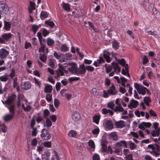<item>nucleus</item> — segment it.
Listing matches in <instances>:
<instances>
[{
    "mask_svg": "<svg viewBox=\"0 0 160 160\" xmlns=\"http://www.w3.org/2000/svg\"><path fill=\"white\" fill-rule=\"evenodd\" d=\"M16 98V95L12 94L8 96L4 101L2 100L3 104L8 108L11 113V114H8L4 117L3 119L6 122L10 120L13 117V114L15 111V101Z\"/></svg>",
    "mask_w": 160,
    "mask_h": 160,
    "instance_id": "nucleus-1",
    "label": "nucleus"
},
{
    "mask_svg": "<svg viewBox=\"0 0 160 160\" xmlns=\"http://www.w3.org/2000/svg\"><path fill=\"white\" fill-rule=\"evenodd\" d=\"M134 86L138 92L139 94L144 95L146 93V91H149L146 88L139 84L134 83Z\"/></svg>",
    "mask_w": 160,
    "mask_h": 160,
    "instance_id": "nucleus-2",
    "label": "nucleus"
},
{
    "mask_svg": "<svg viewBox=\"0 0 160 160\" xmlns=\"http://www.w3.org/2000/svg\"><path fill=\"white\" fill-rule=\"evenodd\" d=\"M111 65V77L113 76L115 72H117V73L120 72L121 71V68L118 66V63L115 62H112Z\"/></svg>",
    "mask_w": 160,
    "mask_h": 160,
    "instance_id": "nucleus-3",
    "label": "nucleus"
},
{
    "mask_svg": "<svg viewBox=\"0 0 160 160\" xmlns=\"http://www.w3.org/2000/svg\"><path fill=\"white\" fill-rule=\"evenodd\" d=\"M57 75L54 76L55 78H57L60 76H63L65 73L66 75L68 73V71L61 68L60 66H58V68L56 70Z\"/></svg>",
    "mask_w": 160,
    "mask_h": 160,
    "instance_id": "nucleus-4",
    "label": "nucleus"
},
{
    "mask_svg": "<svg viewBox=\"0 0 160 160\" xmlns=\"http://www.w3.org/2000/svg\"><path fill=\"white\" fill-rule=\"evenodd\" d=\"M70 66L71 67L68 68V71L72 74L78 75V68L77 67V64L74 62H71L70 63Z\"/></svg>",
    "mask_w": 160,
    "mask_h": 160,
    "instance_id": "nucleus-5",
    "label": "nucleus"
},
{
    "mask_svg": "<svg viewBox=\"0 0 160 160\" xmlns=\"http://www.w3.org/2000/svg\"><path fill=\"white\" fill-rule=\"evenodd\" d=\"M12 36V34L10 33H5L2 34L1 37H0V43H4L7 41Z\"/></svg>",
    "mask_w": 160,
    "mask_h": 160,
    "instance_id": "nucleus-6",
    "label": "nucleus"
},
{
    "mask_svg": "<svg viewBox=\"0 0 160 160\" xmlns=\"http://www.w3.org/2000/svg\"><path fill=\"white\" fill-rule=\"evenodd\" d=\"M41 137L42 139L46 140L50 139L51 136L50 133L48 130L45 129H43L42 131Z\"/></svg>",
    "mask_w": 160,
    "mask_h": 160,
    "instance_id": "nucleus-7",
    "label": "nucleus"
},
{
    "mask_svg": "<svg viewBox=\"0 0 160 160\" xmlns=\"http://www.w3.org/2000/svg\"><path fill=\"white\" fill-rule=\"evenodd\" d=\"M9 53L8 51L4 48L0 49V57L2 59L6 58Z\"/></svg>",
    "mask_w": 160,
    "mask_h": 160,
    "instance_id": "nucleus-8",
    "label": "nucleus"
},
{
    "mask_svg": "<svg viewBox=\"0 0 160 160\" xmlns=\"http://www.w3.org/2000/svg\"><path fill=\"white\" fill-rule=\"evenodd\" d=\"M151 126V124L150 122H143L140 123L138 125V127L143 130H145V128H149Z\"/></svg>",
    "mask_w": 160,
    "mask_h": 160,
    "instance_id": "nucleus-9",
    "label": "nucleus"
},
{
    "mask_svg": "<svg viewBox=\"0 0 160 160\" xmlns=\"http://www.w3.org/2000/svg\"><path fill=\"white\" fill-rule=\"evenodd\" d=\"M86 72V68L83 64L79 65V68H78V76L84 74Z\"/></svg>",
    "mask_w": 160,
    "mask_h": 160,
    "instance_id": "nucleus-10",
    "label": "nucleus"
},
{
    "mask_svg": "<svg viewBox=\"0 0 160 160\" xmlns=\"http://www.w3.org/2000/svg\"><path fill=\"white\" fill-rule=\"evenodd\" d=\"M107 142L105 140H103L101 142V145L102 146V148L103 152L108 153L109 152V148L110 146H108V148H107Z\"/></svg>",
    "mask_w": 160,
    "mask_h": 160,
    "instance_id": "nucleus-11",
    "label": "nucleus"
},
{
    "mask_svg": "<svg viewBox=\"0 0 160 160\" xmlns=\"http://www.w3.org/2000/svg\"><path fill=\"white\" fill-rule=\"evenodd\" d=\"M21 87L23 89L28 90L31 88V84L29 82L26 81L22 83Z\"/></svg>",
    "mask_w": 160,
    "mask_h": 160,
    "instance_id": "nucleus-12",
    "label": "nucleus"
},
{
    "mask_svg": "<svg viewBox=\"0 0 160 160\" xmlns=\"http://www.w3.org/2000/svg\"><path fill=\"white\" fill-rule=\"evenodd\" d=\"M138 105V102L134 99H132L130 100V104L128 105V106L129 108H136Z\"/></svg>",
    "mask_w": 160,
    "mask_h": 160,
    "instance_id": "nucleus-13",
    "label": "nucleus"
},
{
    "mask_svg": "<svg viewBox=\"0 0 160 160\" xmlns=\"http://www.w3.org/2000/svg\"><path fill=\"white\" fill-rule=\"evenodd\" d=\"M122 74L127 76V77L130 78V74L129 73L128 65V64L125 66V69L123 68L122 70Z\"/></svg>",
    "mask_w": 160,
    "mask_h": 160,
    "instance_id": "nucleus-14",
    "label": "nucleus"
},
{
    "mask_svg": "<svg viewBox=\"0 0 160 160\" xmlns=\"http://www.w3.org/2000/svg\"><path fill=\"white\" fill-rule=\"evenodd\" d=\"M103 125L105 129L107 131L110 130V120L104 119Z\"/></svg>",
    "mask_w": 160,
    "mask_h": 160,
    "instance_id": "nucleus-15",
    "label": "nucleus"
},
{
    "mask_svg": "<svg viewBox=\"0 0 160 160\" xmlns=\"http://www.w3.org/2000/svg\"><path fill=\"white\" fill-rule=\"evenodd\" d=\"M110 53L109 51L105 50L103 51V56L108 62H110Z\"/></svg>",
    "mask_w": 160,
    "mask_h": 160,
    "instance_id": "nucleus-16",
    "label": "nucleus"
},
{
    "mask_svg": "<svg viewBox=\"0 0 160 160\" xmlns=\"http://www.w3.org/2000/svg\"><path fill=\"white\" fill-rule=\"evenodd\" d=\"M104 62V60L103 58L102 57H100L99 59H98L97 60L95 61L93 64L95 66L97 67Z\"/></svg>",
    "mask_w": 160,
    "mask_h": 160,
    "instance_id": "nucleus-17",
    "label": "nucleus"
},
{
    "mask_svg": "<svg viewBox=\"0 0 160 160\" xmlns=\"http://www.w3.org/2000/svg\"><path fill=\"white\" fill-rule=\"evenodd\" d=\"M112 45L114 49L117 50L119 48V43L117 40H113L112 41Z\"/></svg>",
    "mask_w": 160,
    "mask_h": 160,
    "instance_id": "nucleus-18",
    "label": "nucleus"
},
{
    "mask_svg": "<svg viewBox=\"0 0 160 160\" xmlns=\"http://www.w3.org/2000/svg\"><path fill=\"white\" fill-rule=\"evenodd\" d=\"M22 107L24 111L25 112L29 111L32 108L31 106L27 103L25 104H22Z\"/></svg>",
    "mask_w": 160,
    "mask_h": 160,
    "instance_id": "nucleus-19",
    "label": "nucleus"
},
{
    "mask_svg": "<svg viewBox=\"0 0 160 160\" xmlns=\"http://www.w3.org/2000/svg\"><path fill=\"white\" fill-rule=\"evenodd\" d=\"M115 145L118 147H123L126 148L127 147V142L126 141L124 140L120 141L119 142L116 143Z\"/></svg>",
    "mask_w": 160,
    "mask_h": 160,
    "instance_id": "nucleus-20",
    "label": "nucleus"
},
{
    "mask_svg": "<svg viewBox=\"0 0 160 160\" xmlns=\"http://www.w3.org/2000/svg\"><path fill=\"white\" fill-rule=\"evenodd\" d=\"M50 155V152L48 151L45 152L42 156V160H49Z\"/></svg>",
    "mask_w": 160,
    "mask_h": 160,
    "instance_id": "nucleus-21",
    "label": "nucleus"
},
{
    "mask_svg": "<svg viewBox=\"0 0 160 160\" xmlns=\"http://www.w3.org/2000/svg\"><path fill=\"white\" fill-rule=\"evenodd\" d=\"M7 127L0 121V131H1L2 132L6 133L7 132Z\"/></svg>",
    "mask_w": 160,
    "mask_h": 160,
    "instance_id": "nucleus-22",
    "label": "nucleus"
},
{
    "mask_svg": "<svg viewBox=\"0 0 160 160\" xmlns=\"http://www.w3.org/2000/svg\"><path fill=\"white\" fill-rule=\"evenodd\" d=\"M41 27V24H39L38 25L35 24H32V29L34 34H36L37 32L38 31V29Z\"/></svg>",
    "mask_w": 160,
    "mask_h": 160,
    "instance_id": "nucleus-23",
    "label": "nucleus"
},
{
    "mask_svg": "<svg viewBox=\"0 0 160 160\" xmlns=\"http://www.w3.org/2000/svg\"><path fill=\"white\" fill-rule=\"evenodd\" d=\"M115 125L117 128H121L125 126L124 122L121 120L116 122Z\"/></svg>",
    "mask_w": 160,
    "mask_h": 160,
    "instance_id": "nucleus-24",
    "label": "nucleus"
},
{
    "mask_svg": "<svg viewBox=\"0 0 160 160\" xmlns=\"http://www.w3.org/2000/svg\"><path fill=\"white\" fill-rule=\"evenodd\" d=\"M4 28L7 31H9L11 26V23L8 22H6L5 21H4Z\"/></svg>",
    "mask_w": 160,
    "mask_h": 160,
    "instance_id": "nucleus-25",
    "label": "nucleus"
},
{
    "mask_svg": "<svg viewBox=\"0 0 160 160\" xmlns=\"http://www.w3.org/2000/svg\"><path fill=\"white\" fill-rule=\"evenodd\" d=\"M52 86L49 85H47L44 88V92L45 93H49L51 92L52 90Z\"/></svg>",
    "mask_w": 160,
    "mask_h": 160,
    "instance_id": "nucleus-26",
    "label": "nucleus"
},
{
    "mask_svg": "<svg viewBox=\"0 0 160 160\" xmlns=\"http://www.w3.org/2000/svg\"><path fill=\"white\" fill-rule=\"evenodd\" d=\"M53 155L51 158V160H59L58 153L55 151L52 152Z\"/></svg>",
    "mask_w": 160,
    "mask_h": 160,
    "instance_id": "nucleus-27",
    "label": "nucleus"
},
{
    "mask_svg": "<svg viewBox=\"0 0 160 160\" xmlns=\"http://www.w3.org/2000/svg\"><path fill=\"white\" fill-rule=\"evenodd\" d=\"M100 118V115H96L93 117V122L97 124L99 123Z\"/></svg>",
    "mask_w": 160,
    "mask_h": 160,
    "instance_id": "nucleus-28",
    "label": "nucleus"
},
{
    "mask_svg": "<svg viewBox=\"0 0 160 160\" xmlns=\"http://www.w3.org/2000/svg\"><path fill=\"white\" fill-rule=\"evenodd\" d=\"M35 9V4L32 2H30V6L29 8V12L30 13H31L32 11Z\"/></svg>",
    "mask_w": 160,
    "mask_h": 160,
    "instance_id": "nucleus-29",
    "label": "nucleus"
},
{
    "mask_svg": "<svg viewBox=\"0 0 160 160\" xmlns=\"http://www.w3.org/2000/svg\"><path fill=\"white\" fill-rule=\"evenodd\" d=\"M135 115L138 117H140L141 116L144 117L145 115V112L143 111L139 112L137 110L135 112Z\"/></svg>",
    "mask_w": 160,
    "mask_h": 160,
    "instance_id": "nucleus-30",
    "label": "nucleus"
},
{
    "mask_svg": "<svg viewBox=\"0 0 160 160\" xmlns=\"http://www.w3.org/2000/svg\"><path fill=\"white\" fill-rule=\"evenodd\" d=\"M111 139L115 141L118 140V136L115 132H113L111 133Z\"/></svg>",
    "mask_w": 160,
    "mask_h": 160,
    "instance_id": "nucleus-31",
    "label": "nucleus"
},
{
    "mask_svg": "<svg viewBox=\"0 0 160 160\" xmlns=\"http://www.w3.org/2000/svg\"><path fill=\"white\" fill-rule=\"evenodd\" d=\"M54 56V57L57 59H59V61L61 62H65V60L64 59H62L60 58H61V55H59L57 52H54L53 54Z\"/></svg>",
    "mask_w": 160,
    "mask_h": 160,
    "instance_id": "nucleus-32",
    "label": "nucleus"
},
{
    "mask_svg": "<svg viewBox=\"0 0 160 160\" xmlns=\"http://www.w3.org/2000/svg\"><path fill=\"white\" fill-rule=\"evenodd\" d=\"M160 131L158 130H153L151 132V135L153 137H158L159 136Z\"/></svg>",
    "mask_w": 160,
    "mask_h": 160,
    "instance_id": "nucleus-33",
    "label": "nucleus"
},
{
    "mask_svg": "<svg viewBox=\"0 0 160 160\" xmlns=\"http://www.w3.org/2000/svg\"><path fill=\"white\" fill-rule=\"evenodd\" d=\"M60 50L63 52H66L68 51V48L66 44H63L61 45L60 48Z\"/></svg>",
    "mask_w": 160,
    "mask_h": 160,
    "instance_id": "nucleus-34",
    "label": "nucleus"
},
{
    "mask_svg": "<svg viewBox=\"0 0 160 160\" xmlns=\"http://www.w3.org/2000/svg\"><path fill=\"white\" fill-rule=\"evenodd\" d=\"M62 8L66 11H69L70 10L69 5L68 3H63Z\"/></svg>",
    "mask_w": 160,
    "mask_h": 160,
    "instance_id": "nucleus-35",
    "label": "nucleus"
},
{
    "mask_svg": "<svg viewBox=\"0 0 160 160\" xmlns=\"http://www.w3.org/2000/svg\"><path fill=\"white\" fill-rule=\"evenodd\" d=\"M72 118L74 120H78L79 118V116L78 113L77 112H72Z\"/></svg>",
    "mask_w": 160,
    "mask_h": 160,
    "instance_id": "nucleus-36",
    "label": "nucleus"
},
{
    "mask_svg": "<svg viewBox=\"0 0 160 160\" xmlns=\"http://www.w3.org/2000/svg\"><path fill=\"white\" fill-rule=\"evenodd\" d=\"M54 42V41L50 38H48L47 39V43L48 45L50 46H52Z\"/></svg>",
    "mask_w": 160,
    "mask_h": 160,
    "instance_id": "nucleus-37",
    "label": "nucleus"
},
{
    "mask_svg": "<svg viewBox=\"0 0 160 160\" xmlns=\"http://www.w3.org/2000/svg\"><path fill=\"white\" fill-rule=\"evenodd\" d=\"M117 94V92L114 86L112 85L111 87V95H115Z\"/></svg>",
    "mask_w": 160,
    "mask_h": 160,
    "instance_id": "nucleus-38",
    "label": "nucleus"
},
{
    "mask_svg": "<svg viewBox=\"0 0 160 160\" xmlns=\"http://www.w3.org/2000/svg\"><path fill=\"white\" fill-rule=\"evenodd\" d=\"M77 134V132L75 131L71 130L68 132V135L71 137H75Z\"/></svg>",
    "mask_w": 160,
    "mask_h": 160,
    "instance_id": "nucleus-39",
    "label": "nucleus"
},
{
    "mask_svg": "<svg viewBox=\"0 0 160 160\" xmlns=\"http://www.w3.org/2000/svg\"><path fill=\"white\" fill-rule=\"evenodd\" d=\"M48 13L47 12L42 11L40 14V17L41 19L42 20L43 19L48 17Z\"/></svg>",
    "mask_w": 160,
    "mask_h": 160,
    "instance_id": "nucleus-40",
    "label": "nucleus"
},
{
    "mask_svg": "<svg viewBox=\"0 0 160 160\" xmlns=\"http://www.w3.org/2000/svg\"><path fill=\"white\" fill-rule=\"evenodd\" d=\"M88 144L89 147L93 149V151L95 148V144L94 141L92 140H89L88 142Z\"/></svg>",
    "mask_w": 160,
    "mask_h": 160,
    "instance_id": "nucleus-41",
    "label": "nucleus"
},
{
    "mask_svg": "<svg viewBox=\"0 0 160 160\" xmlns=\"http://www.w3.org/2000/svg\"><path fill=\"white\" fill-rule=\"evenodd\" d=\"M17 79L15 78L14 79L13 81V87L14 88H16L18 91H19V87L18 83L17 82Z\"/></svg>",
    "mask_w": 160,
    "mask_h": 160,
    "instance_id": "nucleus-42",
    "label": "nucleus"
},
{
    "mask_svg": "<svg viewBox=\"0 0 160 160\" xmlns=\"http://www.w3.org/2000/svg\"><path fill=\"white\" fill-rule=\"evenodd\" d=\"M144 102L146 105L148 106H149V103L151 102L150 98L148 97H146L144 98Z\"/></svg>",
    "mask_w": 160,
    "mask_h": 160,
    "instance_id": "nucleus-43",
    "label": "nucleus"
},
{
    "mask_svg": "<svg viewBox=\"0 0 160 160\" xmlns=\"http://www.w3.org/2000/svg\"><path fill=\"white\" fill-rule=\"evenodd\" d=\"M118 61L121 65L123 67H124L125 68V66L127 64H126L125 61L124 59L122 58L121 59H118Z\"/></svg>",
    "mask_w": 160,
    "mask_h": 160,
    "instance_id": "nucleus-44",
    "label": "nucleus"
},
{
    "mask_svg": "<svg viewBox=\"0 0 160 160\" xmlns=\"http://www.w3.org/2000/svg\"><path fill=\"white\" fill-rule=\"evenodd\" d=\"M120 83L123 87H125V82H127V79L124 77H121L120 80Z\"/></svg>",
    "mask_w": 160,
    "mask_h": 160,
    "instance_id": "nucleus-45",
    "label": "nucleus"
},
{
    "mask_svg": "<svg viewBox=\"0 0 160 160\" xmlns=\"http://www.w3.org/2000/svg\"><path fill=\"white\" fill-rule=\"evenodd\" d=\"M45 23L49 26L52 28L55 25L54 23L52 21L50 20L46 21L45 22Z\"/></svg>",
    "mask_w": 160,
    "mask_h": 160,
    "instance_id": "nucleus-46",
    "label": "nucleus"
},
{
    "mask_svg": "<svg viewBox=\"0 0 160 160\" xmlns=\"http://www.w3.org/2000/svg\"><path fill=\"white\" fill-rule=\"evenodd\" d=\"M40 44L41 45V47L39 50V52H43L45 51V45L43 43H42V42H40Z\"/></svg>",
    "mask_w": 160,
    "mask_h": 160,
    "instance_id": "nucleus-47",
    "label": "nucleus"
},
{
    "mask_svg": "<svg viewBox=\"0 0 160 160\" xmlns=\"http://www.w3.org/2000/svg\"><path fill=\"white\" fill-rule=\"evenodd\" d=\"M100 132L99 128L96 127V128L92 130V133L93 135H98Z\"/></svg>",
    "mask_w": 160,
    "mask_h": 160,
    "instance_id": "nucleus-48",
    "label": "nucleus"
},
{
    "mask_svg": "<svg viewBox=\"0 0 160 160\" xmlns=\"http://www.w3.org/2000/svg\"><path fill=\"white\" fill-rule=\"evenodd\" d=\"M129 146L131 150L135 149L137 148V146L135 145L134 143L130 141L129 142Z\"/></svg>",
    "mask_w": 160,
    "mask_h": 160,
    "instance_id": "nucleus-49",
    "label": "nucleus"
},
{
    "mask_svg": "<svg viewBox=\"0 0 160 160\" xmlns=\"http://www.w3.org/2000/svg\"><path fill=\"white\" fill-rule=\"evenodd\" d=\"M114 110L115 112L119 111L122 112L124 111V110L122 107L120 106H116Z\"/></svg>",
    "mask_w": 160,
    "mask_h": 160,
    "instance_id": "nucleus-50",
    "label": "nucleus"
},
{
    "mask_svg": "<svg viewBox=\"0 0 160 160\" xmlns=\"http://www.w3.org/2000/svg\"><path fill=\"white\" fill-rule=\"evenodd\" d=\"M55 60L53 59H50L49 60V65L52 68H54L55 66Z\"/></svg>",
    "mask_w": 160,
    "mask_h": 160,
    "instance_id": "nucleus-51",
    "label": "nucleus"
},
{
    "mask_svg": "<svg viewBox=\"0 0 160 160\" xmlns=\"http://www.w3.org/2000/svg\"><path fill=\"white\" fill-rule=\"evenodd\" d=\"M70 63H64L62 64L59 63L58 64V66H60L61 68L64 69L66 67L70 66Z\"/></svg>",
    "mask_w": 160,
    "mask_h": 160,
    "instance_id": "nucleus-52",
    "label": "nucleus"
},
{
    "mask_svg": "<svg viewBox=\"0 0 160 160\" xmlns=\"http://www.w3.org/2000/svg\"><path fill=\"white\" fill-rule=\"evenodd\" d=\"M104 66L106 68V72L109 73L108 75L110 77V65L106 64L104 65Z\"/></svg>",
    "mask_w": 160,
    "mask_h": 160,
    "instance_id": "nucleus-53",
    "label": "nucleus"
},
{
    "mask_svg": "<svg viewBox=\"0 0 160 160\" xmlns=\"http://www.w3.org/2000/svg\"><path fill=\"white\" fill-rule=\"evenodd\" d=\"M40 59L43 62H45L47 61V57L44 54L41 55L40 57Z\"/></svg>",
    "mask_w": 160,
    "mask_h": 160,
    "instance_id": "nucleus-54",
    "label": "nucleus"
},
{
    "mask_svg": "<svg viewBox=\"0 0 160 160\" xmlns=\"http://www.w3.org/2000/svg\"><path fill=\"white\" fill-rule=\"evenodd\" d=\"M92 92L93 94L95 96H98L99 94V90L96 88H93L92 89Z\"/></svg>",
    "mask_w": 160,
    "mask_h": 160,
    "instance_id": "nucleus-55",
    "label": "nucleus"
},
{
    "mask_svg": "<svg viewBox=\"0 0 160 160\" xmlns=\"http://www.w3.org/2000/svg\"><path fill=\"white\" fill-rule=\"evenodd\" d=\"M103 94L102 96L104 98H107L108 97V94L110 93V87L108 90V92H106V91L104 90H103Z\"/></svg>",
    "mask_w": 160,
    "mask_h": 160,
    "instance_id": "nucleus-56",
    "label": "nucleus"
},
{
    "mask_svg": "<svg viewBox=\"0 0 160 160\" xmlns=\"http://www.w3.org/2000/svg\"><path fill=\"white\" fill-rule=\"evenodd\" d=\"M43 145L44 147L50 148L51 146V142H50L46 141L44 142Z\"/></svg>",
    "mask_w": 160,
    "mask_h": 160,
    "instance_id": "nucleus-57",
    "label": "nucleus"
},
{
    "mask_svg": "<svg viewBox=\"0 0 160 160\" xmlns=\"http://www.w3.org/2000/svg\"><path fill=\"white\" fill-rule=\"evenodd\" d=\"M8 75H4L0 77V80L1 81L5 82L8 79Z\"/></svg>",
    "mask_w": 160,
    "mask_h": 160,
    "instance_id": "nucleus-58",
    "label": "nucleus"
},
{
    "mask_svg": "<svg viewBox=\"0 0 160 160\" xmlns=\"http://www.w3.org/2000/svg\"><path fill=\"white\" fill-rule=\"evenodd\" d=\"M46 99L48 102H50L52 100V96L51 94H48L46 97Z\"/></svg>",
    "mask_w": 160,
    "mask_h": 160,
    "instance_id": "nucleus-59",
    "label": "nucleus"
},
{
    "mask_svg": "<svg viewBox=\"0 0 160 160\" xmlns=\"http://www.w3.org/2000/svg\"><path fill=\"white\" fill-rule=\"evenodd\" d=\"M154 145L156 148V151L158 152L160 151V142L158 141Z\"/></svg>",
    "mask_w": 160,
    "mask_h": 160,
    "instance_id": "nucleus-60",
    "label": "nucleus"
},
{
    "mask_svg": "<svg viewBox=\"0 0 160 160\" xmlns=\"http://www.w3.org/2000/svg\"><path fill=\"white\" fill-rule=\"evenodd\" d=\"M15 70L13 69H12L11 70V72L10 73L9 76L12 79L15 76Z\"/></svg>",
    "mask_w": 160,
    "mask_h": 160,
    "instance_id": "nucleus-61",
    "label": "nucleus"
},
{
    "mask_svg": "<svg viewBox=\"0 0 160 160\" xmlns=\"http://www.w3.org/2000/svg\"><path fill=\"white\" fill-rule=\"evenodd\" d=\"M80 78L79 77H72L69 78V81L71 82L74 81H78L79 80Z\"/></svg>",
    "mask_w": 160,
    "mask_h": 160,
    "instance_id": "nucleus-62",
    "label": "nucleus"
},
{
    "mask_svg": "<svg viewBox=\"0 0 160 160\" xmlns=\"http://www.w3.org/2000/svg\"><path fill=\"white\" fill-rule=\"evenodd\" d=\"M35 120L37 123H39L43 120V118L42 117L38 116L36 118V120Z\"/></svg>",
    "mask_w": 160,
    "mask_h": 160,
    "instance_id": "nucleus-63",
    "label": "nucleus"
},
{
    "mask_svg": "<svg viewBox=\"0 0 160 160\" xmlns=\"http://www.w3.org/2000/svg\"><path fill=\"white\" fill-rule=\"evenodd\" d=\"M93 160H100V158L98 154L94 153L92 156Z\"/></svg>",
    "mask_w": 160,
    "mask_h": 160,
    "instance_id": "nucleus-64",
    "label": "nucleus"
}]
</instances>
